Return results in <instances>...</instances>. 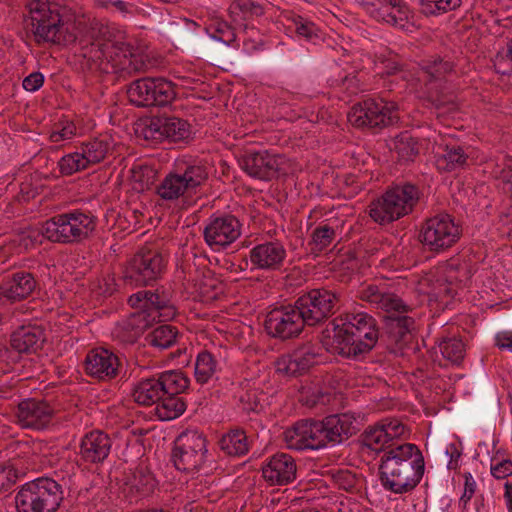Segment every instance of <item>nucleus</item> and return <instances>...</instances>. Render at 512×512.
I'll return each mask as SVG.
<instances>
[{"instance_id": "obj_35", "label": "nucleus", "mask_w": 512, "mask_h": 512, "mask_svg": "<svg viewBox=\"0 0 512 512\" xmlns=\"http://www.w3.org/2000/svg\"><path fill=\"white\" fill-rule=\"evenodd\" d=\"M360 443L372 451L383 452V454L393 446L399 445L398 442H389L379 422L364 430L360 435Z\"/></svg>"}, {"instance_id": "obj_61", "label": "nucleus", "mask_w": 512, "mask_h": 512, "mask_svg": "<svg viewBox=\"0 0 512 512\" xmlns=\"http://www.w3.org/2000/svg\"><path fill=\"white\" fill-rule=\"evenodd\" d=\"M432 104L436 109L447 108L448 110L456 109V104L453 100H443L440 97H437L432 100Z\"/></svg>"}, {"instance_id": "obj_10", "label": "nucleus", "mask_w": 512, "mask_h": 512, "mask_svg": "<svg viewBox=\"0 0 512 512\" xmlns=\"http://www.w3.org/2000/svg\"><path fill=\"white\" fill-rule=\"evenodd\" d=\"M90 58L105 59L125 75L146 72L150 67L148 56L138 48L120 41H95L91 43Z\"/></svg>"}, {"instance_id": "obj_36", "label": "nucleus", "mask_w": 512, "mask_h": 512, "mask_svg": "<svg viewBox=\"0 0 512 512\" xmlns=\"http://www.w3.org/2000/svg\"><path fill=\"white\" fill-rule=\"evenodd\" d=\"M157 377L164 395H179L185 392L190 384L187 375L179 369L164 371Z\"/></svg>"}, {"instance_id": "obj_17", "label": "nucleus", "mask_w": 512, "mask_h": 512, "mask_svg": "<svg viewBox=\"0 0 512 512\" xmlns=\"http://www.w3.org/2000/svg\"><path fill=\"white\" fill-rule=\"evenodd\" d=\"M305 326L307 323L296 302L274 306L266 313L264 320L266 333L281 341L299 337Z\"/></svg>"}, {"instance_id": "obj_29", "label": "nucleus", "mask_w": 512, "mask_h": 512, "mask_svg": "<svg viewBox=\"0 0 512 512\" xmlns=\"http://www.w3.org/2000/svg\"><path fill=\"white\" fill-rule=\"evenodd\" d=\"M36 280L29 272H16L0 285V297L12 302L21 301L32 294Z\"/></svg>"}, {"instance_id": "obj_59", "label": "nucleus", "mask_w": 512, "mask_h": 512, "mask_svg": "<svg viewBox=\"0 0 512 512\" xmlns=\"http://www.w3.org/2000/svg\"><path fill=\"white\" fill-rule=\"evenodd\" d=\"M73 135V129L70 127H64L60 131L52 132L50 139L52 142H60L65 139H69Z\"/></svg>"}, {"instance_id": "obj_26", "label": "nucleus", "mask_w": 512, "mask_h": 512, "mask_svg": "<svg viewBox=\"0 0 512 512\" xmlns=\"http://www.w3.org/2000/svg\"><path fill=\"white\" fill-rule=\"evenodd\" d=\"M112 439L103 431L93 430L84 435L80 443V456L85 463L102 464L109 456Z\"/></svg>"}, {"instance_id": "obj_14", "label": "nucleus", "mask_w": 512, "mask_h": 512, "mask_svg": "<svg viewBox=\"0 0 512 512\" xmlns=\"http://www.w3.org/2000/svg\"><path fill=\"white\" fill-rule=\"evenodd\" d=\"M207 452L205 436L196 430H186L174 441L171 461L179 471H199L207 461Z\"/></svg>"}, {"instance_id": "obj_27", "label": "nucleus", "mask_w": 512, "mask_h": 512, "mask_svg": "<svg viewBox=\"0 0 512 512\" xmlns=\"http://www.w3.org/2000/svg\"><path fill=\"white\" fill-rule=\"evenodd\" d=\"M45 341L44 329L37 325L18 327L10 336V346L18 353H35Z\"/></svg>"}, {"instance_id": "obj_64", "label": "nucleus", "mask_w": 512, "mask_h": 512, "mask_svg": "<svg viewBox=\"0 0 512 512\" xmlns=\"http://www.w3.org/2000/svg\"><path fill=\"white\" fill-rule=\"evenodd\" d=\"M505 492H504V498L507 503V508L509 512H512V483L506 482L504 485Z\"/></svg>"}, {"instance_id": "obj_55", "label": "nucleus", "mask_w": 512, "mask_h": 512, "mask_svg": "<svg viewBox=\"0 0 512 512\" xmlns=\"http://www.w3.org/2000/svg\"><path fill=\"white\" fill-rule=\"evenodd\" d=\"M495 346L501 350L508 349L512 352V331L497 333L495 336Z\"/></svg>"}, {"instance_id": "obj_34", "label": "nucleus", "mask_w": 512, "mask_h": 512, "mask_svg": "<svg viewBox=\"0 0 512 512\" xmlns=\"http://www.w3.org/2000/svg\"><path fill=\"white\" fill-rule=\"evenodd\" d=\"M367 5L370 14L377 20L396 24L397 17L391 11L394 8L397 9L400 15L407 18L408 8L402 0H373L372 2H368Z\"/></svg>"}, {"instance_id": "obj_33", "label": "nucleus", "mask_w": 512, "mask_h": 512, "mask_svg": "<svg viewBox=\"0 0 512 512\" xmlns=\"http://www.w3.org/2000/svg\"><path fill=\"white\" fill-rule=\"evenodd\" d=\"M163 395L158 377L143 379L132 391L134 401L143 406L157 405Z\"/></svg>"}, {"instance_id": "obj_6", "label": "nucleus", "mask_w": 512, "mask_h": 512, "mask_svg": "<svg viewBox=\"0 0 512 512\" xmlns=\"http://www.w3.org/2000/svg\"><path fill=\"white\" fill-rule=\"evenodd\" d=\"M29 19L26 27L32 32L37 44L52 43L55 45H70L75 43V23L64 20L58 9H53L44 0H33L28 4Z\"/></svg>"}, {"instance_id": "obj_50", "label": "nucleus", "mask_w": 512, "mask_h": 512, "mask_svg": "<svg viewBox=\"0 0 512 512\" xmlns=\"http://www.w3.org/2000/svg\"><path fill=\"white\" fill-rule=\"evenodd\" d=\"M377 59L376 65L381 71L382 77L396 75L402 71V64L399 62L398 56L391 51L388 52V56L380 54Z\"/></svg>"}, {"instance_id": "obj_8", "label": "nucleus", "mask_w": 512, "mask_h": 512, "mask_svg": "<svg viewBox=\"0 0 512 512\" xmlns=\"http://www.w3.org/2000/svg\"><path fill=\"white\" fill-rule=\"evenodd\" d=\"M418 186L405 182L393 185L369 205L370 217L380 225L390 224L410 213L420 199Z\"/></svg>"}, {"instance_id": "obj_52", "label": "nucleus", "mask_w": 512, "mask_h": 512, "mask_svg": "<svg viewBox=\"0 0 512 512\" xmlns=\"http://www.w3.org/2000/svg\"><path fill=\"white\" fill-rule=\"evenodd\" d=\"M17 478V471L13 467L0 466V493L8 491Z\"/></svg>"}, {"instance_id": "obj_45", "label": "nucleus", "mask_w": 512, "mask_h": 512, "mask_svg": "<svg viewBox=\"0 0 512 512\" xmlns=\"http://www.w3.org/2000/svg\"><path fill=\"white\" fill-rule=\"evenodd\" d=\"M109 144L104 140L93 139L82 145V154L88 165L97 164L104 160Z\"/></svg>"}, {"instance_id": "obj_15", "label": "nucleus", "mask_w": 512, "mask_h": 512, "mask_svg": "<svg viewBox=\"0 0 512 512\" xmlns=\"http://www.w3.org/2000/svg\"><path fill=\"white\" fill-rule=\"evenodd\" d=\"M462 235L461 227L447 213L426 219L419 233V240L430 252H443L455 245Z\"/></svg>"}, {"instance_id": "obj_5", "label": "nucleus", "mask_w": 512, "mask_h": 512, "mask_svg": "<svg viewBox=\"0 0 512 512\" xmlns=\"http://www.w3.org/2000/svg\"><path fill=\"white\" fill-rule=\"evenodd\" d=\"M361 299L387 312L383 332L380 334V341L387 349L396 353L410 342L415 321L406 315L411 309L401 298L393 293L382 292L377 286H368L361 291Z\"/></svg>"}, {"instance_id": "obj_4", "label": "nucleus", "mask_w": 512, "mask_h": 512, "mask_svg": "<svg viewBox=\"0 0 512 512\" xmlns=\"http://www.w3.org/2000/svg\"><path fill=\"white\" fill-rule=\"evenodd\" d=\"M128 303L136 309L116 328V337L128 344L139 337L156 321H165L175 315L169 296L162 289L142 290L131 295Z\"/></svg>"}, {"instance_id": "obj_44", "label": "nucleus", "mask_w": 512, "mask_h": 512, "mask_svg": "<svg viewBox=\"0 0 512 512\" xmlns=\"http://www.w3.org/2000/svg\"><path fill=\"white\" fill-rule=\"evenodd\" d=\"M216 370V360L208 351L198 354L195 362V377L200 383H206Z\"/></svg>"}, {"instance_id": "obj_18", "label": "nucleus", "mask_w": 512, "mask_h": 512, "mask_svg": "<svg viewBox=\"0 0 512 512\" xmlns=\"http://www.w3.org/2000/svg\"><path fill=\"white\" fill-rule=\"evenodd\" d=\"M139 136L153 142H179L190 138L191 126L188 121L175 116H153L146 119L137 129Z\"/></svg>"}, {"instance_id": "obj_46", "label": "nucleus", "mask_w": 512, "mask_h": 512, "mask_svg": "<svg viewBox=\"0 0 512 512\" xmlns=\"http://www.w3.org/2000/svg\"><path fill=\"white\" fill-rule=\"evenodd\" d=\"M336 231L328 224L317 226L311 235L312 251L321 252L325 250L335 239Z\"/></svg>"}, {"instance_id": "obj_40", "label": "nucleus", "mask_w": 512, "mask_h": 512, "mask_svg": "<svg viewBox=\"0 0 512 512\" xmlns=\"http://www.w3.org/2000/svg\"><path fill=\"white\" fill-rule=\"evenodd\" d=\"M186 407L183 397L165 394L156 406V414L161 420H172L181 416Z\"/></svg>"}, {"instance_id": "obj_19", "label": "nucleus", "mask_w": 512, "mask_h": 512, "mask_svg": "<svg viewBox=\"0 0 512 512\" xmlns=\"http://www.w3.org/2000/svg\"><path fill=\"white\" fill-rule=\"evenodd\" d=\"M284 162V156L272 154L267 150L249 151L239 159L240 167L244 172L250 177L262 181H271L277 178Z\"/></svg>"}, {"instance_id": "obj_38", "label": "nucleus", "mask_w": 512, "mask_h": 512, "mask_svg": "<svg viewBox=\"0 0 512 512\" xmlns=\"http://www.w3.org/2000/svg\"><path fill=\"white\" fill-rule=\"evenodd\" d=\"M125 483L130 485L131 490L147 495L153 492L156 480L146 466L139 465L127 475Z\"/></svg>"}, {"instance_id": "obj_31", "label": "nucleus", "mask_w": 512, "mask_h": 512, "mask_svg": "<svg viewBox=\"0 0 512 512\" xmlns=\"http://www.w3.org/2000/svg\"><path fill=\"white\" fill-rule=\"evenodd\" d=\"M156 193L165 201H175L181 197L192 196L185 181L181 178L175 167L165 175L163 180L156 187Z\"/></svg>"}, {"instance_id": "obj_25", "label": "nucleus", "mask_w": 512, "mask_h": 512, "mask_svg": "<svg viewBox=\"0 0 512 512\" xmlns=\"http://www.w3.org/2000/svg\"><path fill=\"white\" fill-rule=\"evenodd\" d=\"M297 466L292 456L286 453H276L262 467L263 478L270 485L283 486L296 479Z\"/></svg>"}, {"instance_id": "obj_22", "label": "nucleus", "mask_w": 512, "mask_h": 512, "mask_svg": "<svg viewBox=\"0 0 512 512\" xmlns=\"http://www.w3.org/2000/svg\"><path fill=\"white\" fill-rule=\"evenodd\" d=\"M240 234L241 224L231 214L211 219L204 229V239L210 247H226L233 243Z\"/></svg>"}, {"instance_id": "obj_2", "label": "nucleus", "mask_w": 512, "mask_h": 512, "mask_svg": "<svg viewBox=\"0 0 512 512\" xmlns=\"http://www.w3.org/2000/svg\"><path fill=\"white\" fill-rule=\"evenodd\" d=\"M323 331L322 344L332 354L357 359L369 353L380 339L376 320L367 313L347 314L331 321Z\"/></svg>"}, {"instance_id": "obj_48", "label": "nucleus", "mask_w": 512, "mask_h": 512, "mask_svg": "<svg viewBox=\"0 0 512 512\" xmlns=\"http://www.w3.org/2000/svg\"><path fill=\"white\" fill-rule=\"evenodd\" d=\"M58 166L61 174L67 176L72 175L78 171L85 170L89 167L82 152L70 153L63 156L59 160Z\"/></svg>"}, {"instance_id": "obj_24", "label": "nucleus", "mask_w": 512, "mask_h": 512, "mask_svg": "<svg viewBox=\"0 0 512 512\" xmlns=\"http://www.w3.org/2000/svg\"><path fill=\"white\" fill-rule=\"evenodd\" d=\"M287 257L284 245L278 241H266L254 246L249 252L251 264L261 270L275 271L282 268Z\"/></svg>"}, {"instance_id": "obj_47", "label": "nucleus", "mask_w": 512, "mask_h": 512, "mask_svg": "<svg viewBox=\"0 0 512 512\" xmlns=\"http://www.w3.org/2000/svg\"><path fill=\"white\" fill-rule=\"evenodd\" d=\"M423 71L429 76V81L441 79L453 70V64L441 57H433L423 62Z\"/></svg>"}, {"instance_id": "obj_58", "label": "nucleus", "mask_w": 512, "mask_h": 512, "mask_svg": "<svg viewBox=\"0 0 512 512\" xmlns=\"http://www.w3.org/2000/svg\"><path fill=\"white\" fill-rule=\"evenodd\" d=\"M101 6L107 7L108 4H111L114 6L118 11H120L123 14L131 13V8L133 7L132 4L126 3L122 0H108V1H101Z\"/></svg>"}, {"instance_id": "obj_12", "label": "nucleus", "mask_w": 512, "mask_h": 512, "mask_svg": "<svg viewBox=\"0 0 512 512\" xmlns=\"http://www.w3.org/2000/svg\"><path fill=\"white\" fill-rule=\"evenodd\" d=\"M397 111L398 108L394 103L369 98L352 106L348 113V120L356 128L377 133L385 127L398 123Z\"/></svg>"}, {"instance_id": "obj_51", "label": "nucleus", "mask_w": 512, "mask_h": 512, "mask_svg": "<svg viewBox=\"0 0 512 512\" xmlns=\"http://www.w3.org/2000/svg\"><path fill=\"white\" fill-rule=\"evenodd\" d=\"M133 179L136 183L139 184L140 189H149L150 185L153 184L154 177L156 172L149 166H139L138 168H134Z\"/></svg>"}, {"instance_id": "obj_54", "label": "nucleus", "mask_w": 512, "mask_h": 512, "mask_svg": "<svg viewBox=\"0 0 512 512\" xmlns=\"http://www.w3.org/2000/svg\"><path fill=\"white\" fill-rule=\"evenodd\" d=\"M44 84V75L41 72H33L23 79L22 86L28 92L39 90Z\"/></svg>"}, {"instance_id": "obj_13", "label": "nucleus", "mask_w": 512, "mask_h": 512, "mask_svg": "<svg viewBox=\"0 0 512 512\" xmlns=\"http://www.w3.org/2000/svg\"><path fill=\"white\" fill-rule=\"evenodd\" d=\"M166 268V260L155 248L144 246L127 262L124 281L131 286H147L157 281Z\"/></svg>"}, {"instance_id": "obj_32", "label": "nucleus", "mask_w": 512, "mask_h": 512, "mask_svg": "<svg viewBox=\"0 0 512 512\" xmlns=\"http://www.w3.org/2000/svg\"><path fill=\"white\" fill-rule=\"evenodd\" d=\"M391 152L397 155L399 163H410L419 155L420 145L418 140L410 132L404 131L393 137L388 142Z\"/></svg>"}, {"instance_id": "obj_42", "label": "nucleus", "mask_w": 512, "mask_h": 512, "mask_svg": "<svg viewBox=\"0 0 512 512\" xmlns=\"http://www.w3.org/2000/svg\"><path fill=\"white\" fill-rule=\"evenodd\" d=\"M229 13L231 16L241 14V19L244 21L252 20L264 14V8L253 0H234L230 7Z\"/></svg>"}, {"instance_id": "obj_1", "label": "nucleus", "mask_w": 512, "mask_h": 512, "mask_svg": "<svg viewBox=\"0 0 512 512\" xmlns=\"http://www.w3.org/2000/svg\"><path fill=\"white\" fill-rule=\"evenodd\" d=\"M358 431L356 418L350 413H340L328 415L322 420H300L284 432V437L290 449L318 450L340 445Z\"/></svg>"}, {"instance_id": "obj_63", "label": "nucleus", "mask_w": 512, "mask_h": 512, "mask_svg": "<svg viewBox=\"0 0 512 512\" xmlns=\"http://www.w3.org/2000/svg\"><path fill=\"white\" fill-rule=\"evenodd\" d=\"M446 454L449 455L450 457V460H459V458L461 457L462 455V451L461 449H459L457 447L456 444L454 443H451L448 445V447L446 448Z\"/></svg>"}, {"instance_id": "obj_60", "label": "nucleus", "mask_w": 512, "mask_h": 512, "mask_svg": "<svg viewBox=\"0 0 512 512\" xmlns=\"http://www.w3.org/2000/svg\"><path fill=\"white\" fill-rule=\"evenodd\" d=\"M461 2V0H438L436 2V7L438 10L447 12L458 8L461 5Z\"/></svg>"}, {"instance_id": "obj_23", "label": "nucleus", "mask_w": 512, "mask_h": 512, "mask_svg": "<svg viewBox=\"0 0 512 512\" xmlns=\"http://www.w3.org/2000/svg\"><path fill=\"white\" fill-rule=\"evenodd\" d=\"M85 371L98 380H110L119 374L121 366L116 354L105 348H95L88 352L85 361Z\"/></svg>"}, {"instance_id": "obj_56", "label": "nucleus", "mask_w": 512, "mask_h": 512, "mask_svg": "<svg viewBox=\"0 0 512 512\" xmlns=\"http://www.w3.org/2000/svg\"><path fill=\"white\" fill-rule=\"evenodd\" d=\"M507 60L512 61V40H509L506 47L497 52L494 58V63L497 66L498 64L500 65L502 62H506Z\"/></svg>"}, {"instance_id": "obj_9", "label": "nucleus", "mask_w": 512, "mask_h": 512, "mask_svg": "<svg viewBox=\"0 0 512 512\" xmlns=\"http://www.w3.org/2000/svg\"><path fill=\"white\" fill-rule=\"evenodd\" d=\"M62 501V486L49 477L25 483L15 496L17 512H57Z\"/></svg>"}, {"instance_id": "obj_37", "label": "nucleus", "mask_w": 512, "mask_h": 512, "mask_svg": "<svg viewBox=\"0 0 512 512\" xmlns=\"http://www.w3.org/2000/svg\"><path fill=\"white\" fill-rule=\"evenodd\" d=\"M219 447L229 456L245 455L249 448L247 436L242 429H232L219 440Z\"/></svg>"}, {"instance_id": "obj_30", "label": "nucleus", "mask_w": 512, "mask_h": 512, "mask_svg": "<svg viewBox=\"0 0 512 512\" xmlns=\"http://www.w3.org/2000/svg\"><path fill=\"white\" fill-rule=\"evenodd\" d=\"M174 167L185 181L192 195L196 194L199 188L208 180L209 172L207 166L196 160H179Z\"/></svg>"}, {"instance_id": "obj_41", "label": "nucleus", "mask_w": 512, "mask_h": 512, "mask_svg": "<svg viewBox=\"0 0 512 512\" xmlns=\"http://www.w3.org/2000/svg\"><path fill=\"white\" fill-rule=\"evenodd\" d=\"M439 349L442 356L455 365H459L465 357V344L457 337L443 339Z\"/></svg>"}, {"instance_id": "obj_53", "label": "nucleus", "mask_w": 512, "mask_h": 512, "mask_svg": "<svg viewBox=\"0 0 512 512\" xmlns=\"http://www.w3.org/2000/svg\"><path fill=\"white\" fill-rule=\"evenodd\" d=\"M490 471L496 479H506L512 475V461L509 459L502 460L496 465H491Z\"/></svg>"}, {"instance_id": "obj_57", "label": "nucleus", "mask_w": 512, "mask_h": 512, "mask_svg": "<svg viewBox=\"0 0 512 512\" xmlns=\"http://www.w3.org/2000/svg\"><path fill=\"white\" fill-rule=\"evenodd\" d=\"M296 33L300 36L310 39L313 35H315V25L311 22L297 24Z\"/></svg>"}, {"instance_id": "obj_39", "label": "nucleus", "mask_w": 512, "mask_h": 512, "mask_svg": "<svg viewBox=\"0 0 512 512\" xmlns=\"http://www.w3.org/2000/svg\"><path fill=\"white\" fill-rule=\"evenodd\" d=\"M178 336L179 331L175 326L164 324L148 333L145 340L148 345L163 350L176 344Z\"/></svg>"}, {"instance_id": "obj_28", "label": "nucleus", "mask_w": 512, "mask_h": 512, "mask_svg": "<svg viewBox=\"0 0 512 512\" xmlns=\"http://www.w3.org/2000/svg\"><path fill=\"white\" fill-rule=\"evenodd\" d=\"M468 146L458 143H445L439 146L440 152L435 155V165L440 172H453L468 166Z\"/></svg>"}, {"instance_id": "obj_21", "label": "nucleus", "mask_w": 512, "mask_h": 512, "mask_svg": "<svg viewBox=\"0 0 512 512\" xmlns=\"http://www.w3.org/2000/svg\"><path fill=\"white\" fill-rule=\"evenodd\" d=\"M320 350L321 348L317 344L311 342L299 345L290 354L277 359V371L288 376L302 375L319 363Z\"/></svg>"}, {"instance_id": "obj_16", "label": "nucleus", "mask_w": 512, "mask_h": 512, "mask_svg": "<svg viewBox=\"0 0 512 512\" xmlns=\"http://www.w3.org/2000/svg\"><path fill=\"white\" fill-rule=\"evenodd\" d=\"M340 294L333 289L325 287L313 288L301 296L295 302L303 315L307 326H317L339 309Z\"/></svg>"}, {"instance_id": "obj_11", "label": "nucleus", "mask_w": 512, "mask_h": 512, "mask_svg": "<svg viewBox=\"0 0 512 512\" xmlns=\"http://www.w3.org/2000/svg\"><path fill=\"white\" fill-rule=\"evenodd\" d=\"M129 102L142 108L166 107L176 98V85L163 77H142L127 85Z\"/></svg>"}, {"instance_id": "obj_62", "label": "nucleus", "mask_w": 512, "mask_h": 512, "mask_svg": "<svg viewBox=\"0 0 512 512\" xmlns=\"http://www.w3.org/2000/svg\"><path fill=\"white\" fill-rule=\"evenodd\" d=\"M465 485L464 490L468 492L470 495H474L476 491V482L473 480V477L470 473L464 474Z\"/></svg>"}, {"instance_id": "obj_49", "label": "nucleus", "mask_w": 512, "mask_h": 512, "mask_svg": "<svg viewBox=\"0 0 512 512\" xmlns=\"http://www.w3.org/2000/svg\"><path fill=\"white\" fill-rule=\"evenodd\" d=\"M379 424L384 430L390 443L397 442L399 439H407L409 437V430L399 419L385 418L379 421Z\"/></svg>"}, {"instance_id": "obj_43", "label": "nucleus", "mask_w": 512, "mask_h": 512, "mask_svg": "<svg viewBox=\"0 0 512 512\" xmlns=\"http://www.w3.org/2000/svg\"><path fill=\"white\" fill-rule=\"evenodd\" d=\"M211 38L231 45L236 40L235 29L226 21L216 18L206 28Z\"/></svg>"}, {"instance_id": "obj_3", "label": "nucleus", "mask_w": 512, "mask_h": 512, "mask_svg": "<svg viewBox=\"0 0 512 512\" xmlns=\"http://www.w3.org/2000/svg\"><path fill=\"white\" fill-rule=\"evenodd\" d=\"M424 471L423 454L413 443L393 446L381 456L379 465L381 483L386 490L395 494L414 490L420 483Z\"/></svg>"}, {"instance_id": "obj_20", "label": "nucleus", "mask_w": 512, "mask_h": 512, "mask_svg": "<svg viewBox=\"0 0 512 512\" xmlns=\"http://www.w3.org/2000/svg\"><path fill=\"white\" fill-rule=\"evenodd\" d=\"M55 412V408L48 401L27 398L19 402L15 415L22 428L43 430L49 426Z\"/></svg>"}, {"instance_id": "obj_7", "label": "nucleus", "mask_w": 512, "mask_h": 512, "mask_svg": "<svg viewBox=\"0 0 512 512\" xmlns=\"http://www.w3.org/2000/svg\"><path fill=\"white\" fill-rule=\"evenodd\" d=\"M96 225L97 218L90 211L75 209L45 221L29 237L37 240L42 236L50 242L62 244L80 243L93 234Z\"/></svg>"}]
</instances>
